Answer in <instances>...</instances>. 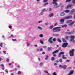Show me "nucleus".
I'll use <instances>...</instances> for the list:
<instances>
[{"label":"nucleus","instance_id":"16","mask_svg":"<svg viewBox=\"0 0 75 75\" xmlns=\"http://www.w3.org/2000/svg\"><path fill=\"white\" fill-rule=\"evenodd\" d=\"M38 29V30H42V28L40 27V26H38L37 28Z\"/></svg>","mask_w":75,"mask_h":75},{"label":"nucleus","instance_id":"35","mask_svg":"<svg viewBox=\"0 0 75 75\" xmlns=\"http://www.w3.org/2000/svg\"><path fill=\"white\" fill-rule=\"evenodd\" d=\"M45 24L46 25H48L49 24V23L48 22H47L45 23Z\"/></svg>","mask_w":75,"mask_h":75},{"label":"nucleus","instance_id":"38","mask_svg":"<svg viewBox=\"0 0 75 75\" xmlns=\"http://www.w3.org/2000/svg\"><path fill=\"white\" fill-rule=\"evenodd\" d=\"M43 72H45V73H46V74H48V71L45 70H44L43 71Z\"/></svg>","mask_w":75,"mask_h":75},{"label":"nucleus","instance_id":"27","mask_svg":"<svg viewBox=\"0 0 75 75\" xmlns=\"http://www.w3.org/2000/svg\"><path fill=\"white\" fill-rule=\"evenodd\" d=\"M48 4V3H45L43 5V7H45V6H46V5H47V4Z\"/></svg>","mask_w":75,"mask_h":75},{"label":"nucleus","instance_id":"50","mask_svg":"<svg viewBox=\"0 0 75 75\" xmlns=\"http://www.w3.org/2000/svg\"><path fill=\"white\" fill-rule=\"evenodd\" d=\"M53 41H56V39H55V38H54L53 39Z\"/></svg>","mask_w":75,"mask_h":75},{"label":"nucleus","instance_id":"13","mask_svg":"<svg viewBox=\"0 0 75 75\" xmlns=\"http://www.w3.org/2000/svg\"><path fill=\"white\" fill-rule=\"evenodd\" d=\"M67 66L66 65H64L63 66L62 68L64 69H66V68H67Z\"/></svg>","mask_w":75,"mask_h":75},{"label":"nucleus","instance_id":"53","mask_svg":"<svg viewBox=\"0 0 75 75\" xmlns=\"http://www.w3.org/2000/svg\"><path fill=\"white\" fill-rule=\"evenodd\" d=\"M72 3H75V0H73Z\"/></svg>","mask_w":75,"mask_h":75},{"label":"nucleus","instance_id":"62","mask_svg":"<svg viewBox=\"0 0 75 75\" xmlns=\"http://www.w3.org/2000/svg\"><path fill=\"white\" fill-rule=\"evenodd\" d=\"M54 65H57V63H55L54 64Z\"/></svg>","mask_w":75,"mask_h":75},{"label":"nucleus","instance_id":"36","mask_svg":"<svg viewBox=\"0 0 75 75\" xmlns=\"http://www.w3.org/2000/svg\"><path fill=\"white\" fill-rule=\"evenodd\" d=\"M49 11H52V8H49L48 10Z\"/></svg>","mask_w":75,"mask_h":75},{"label":"nucleus","instance_id":"21","mask_svg":"<svg viewBox=\"0 0 75 75\" xmlns=\"http://www.w3.org/2000/svg\"><path fill=\"white\" fill-rule=\"evenodd\" d=\"M42 65H43V63L42 62H40L39 64V65L40 67L42 66Z\"/></svg>","mask_w":75,"mask_h":75},{"label":"nucleus","instance_id":"1","mask_svg":"<svg viewBox=\"0 0 75 75\" xmlns=\"http://www.w3.org/2000/svg\"><path fill=\"white\" fill-rule=\"evenodd\" d=\"M64 54V52H60L59 54L58 57L59 58L61 57V55H62V59H67V57H64V55L63 54Z\"/></svg>","mask_w":75,"mask_h":75},{"label":"nucleus","instance_id":"59","mask_svg":"<svg viewBox=\"0 0 75 75\" xmlns=\"http://www.w3.org/2000/svg\"><path fill=\"white\" fill-rule=\"evenodd\" d=\"M5 71L6 72H7V73H8V70H7V69H6L5 70Z\"/></svg>","mask_w":75,"mask_h":75},{"label":"nucleus","instance_id":"39","mask_svg":"<svg viewBox=\"0 0 75 75\" xmlns=\"http://www.w3.org/2000/svg\"><path fill=\"white\" fill-rule=\"evenodd\" d=\"M71 1V0H67L66 1V3H67V2H69V1Z\"/></svg>","mask_w":75,"mask_h":75},{"label":"nucleus","instance_id":"8","mask_svg":"<svg viewBox=\"0 0 75 75\" xmlns=\"http://www.w3.org/2000/svg\"><path fill=\"white\" fill-rule=\"evenodd\" d=\"M70 18H72V16H70L66 17L64 18V20H68V19H69Z\"/></svg>","mask_w":75,"mask_h":75},{"label":"nucleus","instance_id":"44","mask_svg":"<svg viewBox=\"0 0 75 75\" xmlns=\"http://www.w3.org/2000/svg\"><path fill=\"white\" fill-rule=\"evenodd\" d=\"M40 14L41 15H42V16L44 15V13L42 11L40 13Z\"/></svg>","mask_w":75,"mask_h":75},{"label":"nucleus","instance_id":"41","mask_svg":"<svg viewBox=\"0 0 75 75\" xmlns=\"http://www.w3.org/2000/svg\"><path fill=\"white\" fill-rule=\"evenodd\" d=\"M59 61L60 62H62V59H60L59 60Z\"/></svg>","mask_w":75,"mask_h":75},{"label":"nucleus","instance_id":"34","mask_svg":"<svg viewBox=\"0 0 75 75\" xmlns=\"http://www.w3.org/2000/svg\"><path fill=\"white\" fill-rule=\"evenodd\" d=\"M45 10H46V9L45 8H44V9H43L42 10V12H44V11H45Z\"/></svg>","mask_w":75,"mask_h":75},{"label":"nucleus","instance_id":"3","mask_svg":"<svg viewBox=\"0 0 75 75\" xmlns=\"http://www.w3.org/2000/svg\"><path fill=\"white\" fill-rule=\"evenodd\" d=\"M72 22V20H70L67 21L66 22V23H71L70 24H69V25H72L73 24H74L75 23L74 21H73Z\"/></svg>","mask_w":75,"mask_h":75},{"label":"nucleus","instance_id":"20","mask_svg":"<svg viewBox=\"0 0 75 75\" xmlns=\"http://www.w3.org/2000/svg\"><path fill=\"white\" fill-rule=\"evenodd\" d=\"M62 28H63V27H67V25H63L62 26Z\"/></svg>","mask_w":75,"mask_h":75},{"label":"nucleus","instance_id":"33","mask_svg":"<svg viewBox=\"0 0 75 75\" xmlns=\"http://www.w3.org/2000/svg\"><path fill=\"white\" fill-rule=\"evenodd\" d=\"M48 41L51 44H52V43L53 42H52V40H48Z\"/></svg>","mask_w":75,"mask_h":75},{"label":"nucleus","instance_id":"10","mask_svg":"<svg viewBox=\"0 0 75 75\" xmlns=\"http://www.w3.org/2000/svg\"><path fill=\"white\" fill-rule=\"evenodd\" d=\"M74 11L75 9H73L71 11V12L70 13V14H73Z\"/></svg>","mask_w":75,"mask_h":75},{"label":"nucleus","instance_id":"5","mask_svg":"<svg viewBox=\"0 0 75 75\" xmlns=\"http://www.w3.org/2000/svg\"><path fill=\"white\" fill-rule=\"evenodd\" d=\"M74 50L72 49L69 52V54L70 57H73L74 56Z\"/></svg>","mask_w":75,"mask_h":75},{"label":"nucleus","instance_id":"11","mask_svg":"<svg viewBox=\"0 0 75 75\" xmlns=\"http://www.w3.org/2000/svg\"><path fill=\"white\" fill-rule=\"evenodd\" d=\"M59 51V50H57L54 51L52 53V54H55V53H57V52H58Z\"/></svg>","mask_w":75,"mask_h":75},{"label":"nucleus","instance_id":"6","mask_svg":"<svg viewBox=\"0 0 75 75\" xmlns=\"http://www.w3.org/2000/svg\"><path fill=\"white\" fill-rule=\"evenodd\" d=\"M57 28H61L60 27H57L55 28H54L53 29V32H57Z\"/></svg>","mask_w":75,"mask_h":75},{"label":"nucleus","instance_id":"29","mask_svg":"<svg viewBox=\"0 0 75 75\" xmlns=\"http://www.w3.org/2000/svg\"><path fill=\"white\" fill-rule=\"evenodd\" d=\"M53 38L52 37H51L48 40V41H50V40H52V39Z\"/></svg>","mask_w":75,"mask_h":75},{"label":"nucleus","instance_id":"40","mask_svg":"<svg viewBox=\"0 0 75 75\" xmlns=\"http://www.w3.org/2000/svg\"><path fill=\"white\" fill-rule=\"evenodd\" d=\"M57 73L54 72L53 73V75H57Z\"/></svg>","mask_w":75,"mask_h":75},{"label":"nucleus","instance_id":"2","mask_svg":"<svg viewBox=\"0 0 75 75\" xmlns=\"http://www.w3.org/2000/svg\"><path fill=\"white\" fill-rule=\"evenodd\" d=\"M58 0H53V2H52V4H54V8H58L59 6V5H58V4L57 3V1Z\"/></svg>","mask_w":75,"mask_h":75},{"label":"nucleus","instance_id":"46","mask_svg":"<svg viewBox=\"0 0 75 75\" xmlns=\"http://www.w3.org/2000/svg\"><path fill=\"white\" fill-rule=\"evenodd\" d=\"M18 75H20V74H21V72H20V71H18Z\"/></svg>","mask_w":75,"mask_h":75},{"label":"nucleus","instance_id":"56","mask_svg":"<svg viewBox=\"0 0 75 75\" xmlns=\"http://www.w3.org/2000/svg\"><path fill=\"white\" fill-rule=\"evenodd\" d=\"M47 46H43V48H47Z\"/></svg>","mask_w":75,"mask_h":75},{"label":"nucleus","instance_id":"22","mask_svg":"<svg viewBox=\"0 0 75 75\" xmlns=\"http://www.w3.org/2000/svg\"><path fill=\"white\" fill-rule=\"evenodd\" d=\"M53 36H59V34H54L53 35Z\"/></svg>","mask_w":75,"mask_h":75},{"label":"nucleus","instance_id":"24","mask_svg":"<svg viewBox=\"0 0 75 75\" xmlns=\"http://www.w3.org/2000/svg\"><path fill=\"white\" fill-rule=\"evenodd\" d=\"M53 27H54V25H52L49 28L50 29H52Z\"/></svg>","mask_w":75,"mask_h":75},{"label":"nucleus","instance_id":"45","mask_svg":"<svg viewBox=\"0 0 75 75\" xmlns=\"http://www.w3.org/2000/svg\"><path fill=\"white\" fill-rule=\"evenodd\" d=\"M54 26H57V25H58V23H56L54 25Z\"/></svg>","mask_w":75,"mask_h":75},{"label":"nucleus","instance_id":"49","mask_svg":"<svg viewBox=\"0 0 75 75\" xmlns=\"http://www.w3.org/2000/svg\"><path fill=\"white\" fill-rule=\"evenodd\" d=\"M65 38L66 39H68V36H67L65 37Z\"/></svg>","mask_w":75,"mask_h":75},{"label":"nucleus","instance_id":"7","mask_svg":"<svg viewBox=\"0 0 75 75\" xmlns=\"http://www.w3.org/2000/svg\"><path fill=\"white\" fill-rule=\"evenodd\" d=\"M68 44L67 42L64 43L62 45V47L63 48H66L67 46V45H68Z\"/></svg>","mask_w":75,"mask_h":75},{"label":"nucleus","instance_id":"30","mask_svg":"<svg viewBox=\"0 0 75 75\" xmlns=\"http://www.w3.org/2000/svg\"><path fill=\"white\" fill-rule=\"evenodd\" d=\"M51 47H49L48 48V50H49V51H51Z\"/></svg>","mask_w":75,"mask_h":75},{"label":"nucleus","instance_id":"64","mask_svg":"<svg viewBox=\"0 0 75 75\" xmlns=\"http://www.w3.org/2000/svg\"><path fill=\"white\" fill-rule=\"evenodd\" d=\"M9 28H11L12 27V26H9L8 27Z\"/></svg>","mask_w":75,"mask_h":75},{"label":"nucleus","instance_id":"57","mask_svg":"<svg viewBox=\"0 0 75 75\" xmlns=\"http://www.w3.org/2000/svg\"><path fill=\"white\" fill-rule=\"evenodd\" d=\"M11 37H13L14 35H11L10 36Z\"/></svg>","mask_w":75,"mask_h":75},{"label":"nucleus","instance_id":"55","mask_svg":"<svg viewBox=\"0 0 75 75\" xmlns=\"http://www.w3.org/2000/svg\"><path fill=\"white\" fill-rule=\"evenodd\" d=\"M3 52H4V54H6V51H4Z\"/></svg>","mask_w":75,"mask_h":75},{"label":"nucleus","instance_id":"37","mask_svg":"<svg viewBox=\"0 0 75 75\" xmlns=\"http://www.w3.org/2000/svg\"><path fill=\"white\" fill-rule=\"evenodd\" d=\"M59 68H62L63 66H62V65H59Z\"/></svg>","mask_w":75,"mask_h":75},{"label":"nucleus","instance_id":"42","mask_svg":"<svg viewBox=\"0 0 75 75\" xmlns=\"http://www.w3.org/2000/svg\"><path fill=\"white\" fill-rule=\"evenodd\" d=\"M68 34H73V33H72V32H68Z\"/></svg>","mask_w":75,"mask_h":75},{"label":"nucleus","instance_id":"51","mask_svg":"<svg viewBox=\"0 0 75 75\" xmlns=\"http://www.w3.org/2000/svg\"><path fill=\"white\" fill-rule=\"evenodd\" d=\"M42 21H39L38 23H42Z\"/></svg>","mask_w":75,"mask_h":75},{"label":"nucleus","instance_id":"32","mask_svg":"<svg viewBox=\"0 0 75 75\" xmlns=\"http://www.w3.org/2000/svg\"><path fill=\"white\" fill-rule=\"evenodd\" d=\"M26 44L27 47H28L30 45V43L27 42L26 43Z\"/></svg>","mask_w":75,"mask_h":75},{"label":"nucleus","instance_id":"23","mask_svg":"<svg viewBox=\"0 0 75 75\" xmlns=\"http://www.w3.org/2000/svg\"><path fill=\"white\" fill-rule=\"evenodd\" d=\"M53 15L54 14H53V13H50L49 15V17H52V16H53Z\"/></svg>","mask_w":75,"mask_h":75},{"label":"nucleus","instance_id":"52","mask_svg":"<svg viewBox=\"0 0 75 75\" xmlns=\"http://www.w3.org/2000/svg\"><path fill=\"white\" fill-rule=\"evenodd\" d=\"M69 60L67 59L66 60L67 62H69Z\"/></svg>","mask_w":75,"mask_h":75},{"label":"nucleus","instance_id":"58","mask_svg":"<svg viewBox=\"0 0 75 75\" xmlns=\"http://www.w3.org/2000/svg\"><path fill=\"white\" fill-rule=\"evenodd\" d=\"M7 62H9V59H6Z\"/></svg>","mask_w":75,"mask_h":75},{"label":"nucleus","instance_id":"18","mask_svg":"<svg viewBox=\"0 0 75 75\" xmlns=\"http://www.w3.org/2000/svg\"><path fill=\"white\" fill-rule=\"evenodd\" d=\"M39 37L40 38H42L44 37V35L42 34H40L39 35Z\"/></svg>","mask_w":75,"mask_h":75},{"label":"nucleus","instance_id":"26","mask_svg":"<svg viewBox=\"0 0 75 75\" xmlns=\"http://www.w3.org/2000/svg\"><path fill=\"white\" fill-rule=\"evenodd\" d=\"M57 41H58V42H61V40L59 39V38H58L57 39Z\"/></svg>","mask_w":75,"mask_h":75},{"label":"nucleus","instance_id":"17","mask_svg":"<svg viewBox=\"0 0 75 75\" xmlns=\"http://www.w3.org/2000/svg\"><path fill=\"white\" fill-rule=\"evenodd\" d=\"M60 21L61 23H64V19L63 18L61 19Z\"/></svg>","mask_w":75,"mask_h":75},{"label":"nucleus","instance_id":"60","mask_svg":"<svg viewBox=\"0 0 75 75\" xmlns=\"http://www.w3.org/2000/svg\"><path fill=\"white\" fill-rule=\"evenodd\" d=\"M2 44H3L2 43H1L0 44V46L1 47H2Z\"/></svg>","mask_w":75,"mask_h":75},{"label":"nucleus","instance_id":"15","mask_svg":"<svg viewBox=\"0 0 75 75\" xmlns=\"http://www.w3.org/2000/svg\"><path fill=\"white\" fill-rule=\"evenodd\" d=\"M69 11H70L68 10H66L64 11V12L66 13H68Z\"/></svg>","mask_w":75,"mask_h":75},{"label":"nucleus","instance_id":"31","mask_svg":"<svg viewBox=\"0 0 75 75\" xmlns=\"http://www.w3.org/2000/svg\"><path fill=\"white\" fill-rule=\"evenodd\" d=\"M48 58V55H47L46 57L45 58V59L47 60Z\"/></svg>","mask_w":75,"mask_h":75},{"label":"nucleus","instance_id":"4","mask_svg":"<svg viewBox=\"0 0 75 75\" xmlns=\"http://www.w3.org/2000/svg\"><path fill=\"white\" fill-rule=\"evenodd\" d=\"M70 38H71L70 39L71 41H72L73 42H74L75 41L74 40V38H75V36L74 35H71L69 36Z\"/></svg>","mask_w":75,"mask_h":75},{"label":"nucleus","instance_id":"48","mask_svg":"<svg viewBox=\"0 0 75 75\" xmlns=\"http://www.w3.org/2000/svg\"><path fill=\"white\" fill-rule=\"evenodd\" d=\"M12 41H16L17 40H16V39H12Z\"/></svg>","mask_w":75,"mask_h":75},{"label":"nucleus","instance_id":"9","mask_svg":"<svg viewBox=\"0 0 75 75\" xmlns=\"http://www.w3.org/2000/svg\"><path fill=\"white\" fill-rule=\"evenodd\" d=\"M72 5H68L67 6V7H66V9H69L72 7Z\"/></svg>","mask_w":75,"mask_h":75},{"label":"nucleus","instance_id":"63","mask_svg":"<svg viewBox=\"0 0 75 75\" xmlns=\"http://www.w3.org/2000/svg\"><path fill=\"white\" fill-rule=\"evenodd\" d=\"M1 67H4V65L3 64H1Z\"/></svg>","mask_w":75,"mask_h":75},{"label":"nucleus","instance_id":"12","mask_svg":"<svg viewBox=\"0 0 75 75\" xmlns=\"http://www.w3.org/2000/svg\"><path fill=\"white\" fill-rule=\"evenodd\" d=\"M62 40L63 42H67V40H65V38H62Z\"/></svg>","mask_w":75,"mask_h":75},{"label":"nucleus","instance_id":"14","mask_svg":"<svg viewBox=\"0 0 75 75\" xmlns=\"http://www.w3.org/2000/svg\"><path fill=\"white\" fill-rule=\"evenodd\" d=\"M65 15V13L64 12H62L60 14V16H63Z\"/></svg>","mask_w":75,"mask_h":75},{"label":"nucleus","instance_id":"25","mask_svg":"<svg viewBox=\"0 0 75 75\" xmlns=\"http://www.w3.org/2000/svg\"><path fill=\"white\" fill-rule=\"evenodd\" d=\"M54 59H55V57H52L51 58V60L52 61H54Z\"/></svg>","mask_w":75,"mask_h":75},{"label":"nucleus","instance_id":"54","mask_svg":"<svg viewBox=\"0 0 75 75\" xmlns=\"http://www.w3.org/2000/svg\"><path fill=\"white\" fill-rule=\"evenodd\" d=\"M53 57H57V55L56 54H53Z\"/></svg>","mask_w":75,"mask_h":75},{"label":"nucleus","instance_id":"28","mask_svg":"<svg viewBox=\"0 0 75 75\" xmlns=\"http://www.w3.org/2000/svg\"><path fill=\"white\" fill-rule=\"evenodd\" d=\"M40 42L42 44H44V41H43V40H40Z\"/></svg>","mask_w":75,"mask_h":75},{"label":"nucleus","instance_id":"19","mask_svg":"<svg viewBox=\"0 0 75 75\" xmlns=\"http://www.w3.org/2000/svg\"><path fill=\"white\" fill-rule=\"evenodd\" d=\"M61 28H57V32H58L59 31H61V29H60Z\"/></svg>","mask_w":75,"mask_h":75},{"label":"nucleus","instance_id":"43","mask_svg":"<svg viewBox=\"0 0 75 75\" xmlns=\"http://www.w3.org/2000/svg\"><path fill=\"white\" fill-rule=\"evenodd\" d=\"M47 1H48V0H44L43 1V3H45V2H47Z\"/></svg>","mask_w":75,"mask_h":75},{"label":"nucleus","instance_id":"61","mask_svg":"<svg viewBox=\"0 0 75 75\" xmlns=\"http://www.w3.org/2000/svg\"><path fill=\"white\" fill-rule=\"evenodd\" d=\"M40 51H42V49L41 48V49H40Z\"/></svg>","mask_w":75,"mask_h":75},{"label":"nucleus","instance_id":"47","mask_svg":"<svg viewBox=\"0 0 75 75\" xmlns=\"http://www.w3.org/2000/svg\"><path fill=\"white\" fill-rule=\"evenodd\" d=\"M1 75H4V73L3 72H1Z\"/></svg>","mask_w":75,"mask_h":75}]
</instances>
